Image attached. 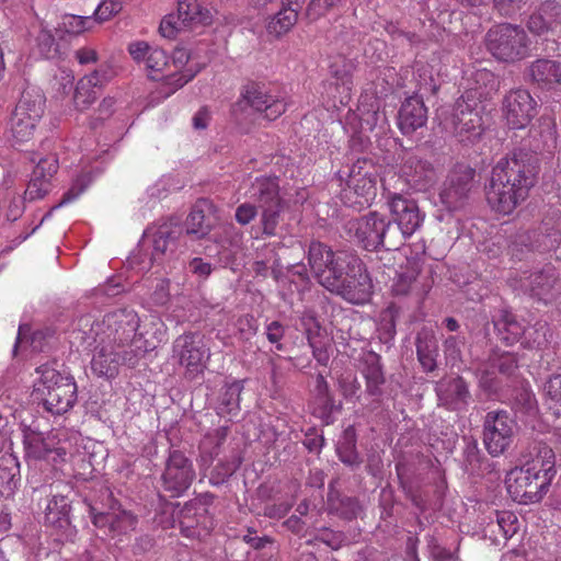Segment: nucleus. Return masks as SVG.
<instances>
[{
	"label": "nucleus",
	"mask_w": 561,
	"mask_h": 561,
	"mask_svg": "<svg viewBox=\"0 0 561 561\" xmlns=\"http://www.w3.org/2000/svg\"><path fill=\"white\" fill-rule=\"evenodd\" d=\"M298 14L296 10L283 8L268 21L266 31L270 35L280 37L288 33L297 23Z\"/></svg>",
	"instance_id": "nucleus-42"
},
{
	"label": "nucleus",
	"mask_w": 561,
	"mask_h": 561,
	"mask_svg": "<svg viewBox=\"0 0 561 561\" xmlns=\"http://www.w3.org/2000/svg\"><path fill=\"white\" fill-rule=\"evenodd\" d=\"M205 207L210 208L206 201H199L195 204L186 219V233L203 238L211 229V220L205 214Z\"/></svg>",
	"instance_id": "nucleus-40"
},
{
	"label": "nucleus",
	"mask_w": 561,
	"mask_h": 561,
	"mask_svg": "<svg viewBox=\"0 0 561 561\" xmlns=\"http://www.w3.org/2000/svg\"><path fill=\"white\" fill-rule=\"evenodd\" d=\"M471 85L461 95L465 100L472 101L481 105L495 94L500 88L497 77L490 70L477 69L471 76Z\"/></svg>",
	"instance_id": "nucleus-30"
},
{
	"label": "nucleus",
	"mask_w": 561,
	"mask_h": 561,
	"mask_svg": "<svg viewBox=\"0 0 561 561\" xmlns=\"http://www.w3.org/2000/svg\"><path fill=\"white\" fill-rule=\"evenodd\" d=\"M311 405L313 414L327 423H329L332 413L341 408L340 404H335L330 386L322 374H318L316 377L314 387L311 391Z\"/></svg>",
	"instance_id": "nucleus-32"
},
{
	"label": "nucleus",
	"mask_w": 561,
	"mask_h": 561,
	"mask_svg": "<svg viewBox=\"0 0 561 561\" xmlns=\"http://www.w3.org/2000/svg\"><path fill=\"white\" fill-rule=\"evenodd\" d=\"M537 160L527 152L515 151L501 158L492 168L485 198L493 211L511 215L537 183Z\"/></svg>",
	"instance_id": "nucleus-1"
},
{
	"label": "nucleus",
	"mask_w": 561,
	"mask_h": 561,
	"mask_svg": "<svg viewBox=\"0 0 561 561\" xmlns=\"http://www.w3.org/2000/svg\"><path fill=\"white\" fill-rule=\"evenodd\" d=\"M178 20L186 28L207 25L211 22V13L197 0H179Z\"/></svg>",
	"instance_id": "nucleus-33"
},
{
	"label": "nucleus",
	"mask_w": 561,
	"mask_h": 561,
	"mask_svg": "<svg viewBox=\"0 0 561 561\" xmlns=\"http://www.w3.org/2000/svg\"><path fill=\"white\" fill-rule=\"evenodd\" d=\"M92 522L99 528L107 527L110 534L114 537L134 531L138 524V517L121 506H113L105 513L93 515Z\"/></svg>",
	"instance_id": "nucleus-27"
},
{
	"label": "nucleus",
	"mask_w": 561,
	"mask_h": 561,
	"mask_svg": "<svg viewBox=\"0 0 561 561\" xmlns=\"http://www.w3.org/2000/svg\"><path fill=\"white\" fill-rule=\"evenodd\" d=\"M94 24L93 18L80 16L75 14H66L62 16L61 27L71 35H80L92 28Z\"/></svg>",
	"instance_id": "nucleus-50"
},
{
	"label": "nucleus",
	"mask_w": 561,
	"mask_h": 561,
	"mask_svg": "<svg viewBox=\"0 0 561 561\" xmlns=\"http://www.w3.org/2000/svg\"><path fill=\"white\" fill-rule=\"evenodd\" d=\"M476 170L465 163H456L439 191V202L449 211L463 208L473 186Z\"/></svg>",
	"instance_id": "nucleus-16"
},
{
	"label": "nucleus",
	"mask_w": 561,
	"mask_h": 561,
	"mask_svg": "<svg viewBox=\"0 0 561 561\" xmlns=\"http://www.w3.org/2000/svg\"><path fill=\"white\" fill-rule=\"evenodd\" d=\"M316 539L336 550L342 546L343 535L342 533L334 531L329 528H323L319 531Z\"/></svg>",
	"instance_id": "nucleus-63"
},
{
	"label": "nucleus",
	"mask_w": 561,
	"mask_h": 561,
	"mask_svg": "<svg viewBox=\"0 0 561 561\" xmlns=\"http://www.w3.org/2000/svg\"><path fill=\"white\" fill-rule=\"evenodd\" d=\"M390 228L391 221L376 211L348 220L345 226L348 237L367 251L397 248V243L388 239Z\"/></svg>",
	"instance_id": "nucleus-11"
},
{
	"label": "nucleus",
	"mask_w": 561,
	"mask_h": 561,
	"mask_svg": "<svg viewBox=\"0 0 561 561\" xmlns=\"http://www.w3.org/2000/svg\"><path fill=\"white\" fill-rule=\"evenodd\" d=\"M82 339L87 347H93L91 369L99 377L114 379L119 374L122 365L134 367L140 357L141 346L118 350L114 345L93 341L88 335Z\"/></svg>",
	"instance_id": "nucleus-10"
},
{
	"label": "nucleus",
	"mask_w": 561,
	"mask_h": 561,
	"mask_svg": "<svg viewBox=\"0 0 561 561\" xmlns=\"http://www.w3.org/2000/svg\"><path fill=\"white\" fill-rule=\"evenodd\" d=\"M58 159L54 156H48L38 161L33 170V173L43 176L45 180L51 182L53 176L58 171Z\"/></svg>",
	"instance_id": "nucleus-57"
},
{
	"label": "nucleus",
	"mask_w": 561,
	"mask_h": 561,
	"mask_svg": "<svg viewBox=\"0 0 561 561\" xmlns=\"http://www.w3.org/2000/svg\"><path fill=\"white\" fill-rule=\"evenodd\" d=\"M550 478L539 474L525 467H515L505 479L506 490L513 501L519 504L539 502L547 493Z\"/></svg>",
	"instance_id": "nucleus-13"
},
{
	"label": "nucleus",
	"mask_w": 561,
	"mask_h": 561,
	"mask_svg": "<svg viewBox=\"0 0 561 561\" xmlns=\"http://www.w3.org/2000/svg\"><path fill=\"white\" fill-rule=\"evenodd\" d=\"M527 28L537 36L561 37V4L554 0L545 1L538 12L527 21Z\"/></svg>",
	"instance_id": "nucleus-23"
},
{
	"label": "nucleus",
	"mask_w": 561,
	"mask_h": 561,
	"mask_svg": "<svg viewBox=\"0 0 561 561\" xmlns=\"http://www.w3.org/2000/svg\"><path fill=\"white\" fill-rule=\"evenodd\" d=\"M503 114L511 128H525L537 115V102L526 89L511 90L503 100Z\"/></svg>",
	"instance_id": "nucleus-20"
},
{
	"label": "nucleus",
	"mask_w": 561,
	"mask_h": 561,
	"mask_svg": "<svg viewBox=\"0 0 561 561\" xmlns=\"http://www.w3.org/2000/svg\"><path fill=\"white\" fill-rule=\"evenodd\" d=\"M436 394L440 405L450 411L465 410L471 399L467 381L460 377H448L436 385Z\"/></svg>",
	"instance_id": "nucleus-24"
},
{
	"label": "nucleus",
	"mask_w": 561,
	"mask_h": 561,
	"mask_svg": "<svg viewBox=\"0 0 561 561\" xmlns=\"http://www.w3.org/2000/svg\"><path fill=\"white\" fill-rule=\"evenodd\" d=\"M341 2L342 0H310L306 9V15L311 22L318 21L331 10L337 8Z\"/></svg>",
	"instance_id": "nucleus-53"
},
{
	"label": "nucleus",
	"mask_w": 561,
	"mask_h": 561,
	"mask_svg": "<svg viewBox=\"0 0 561 561\" xmlns=\"http://www.w3.org/2000/svg\"><path fill=\"white\" fill-rule=\"evenodd\" d=\"M485 41L490 53L506 62L524 59L530 51V39L526 31L511 23H502L489 30Z\"/></svg>",
	"instance_id": "nucleus-8"
},
{
	"label": "nucleus",
	"mask_w": 561,
	"mask_h": 561,
	"mask_svg": "<svg viewBox=\"0 0 561 561\" xmlns=\"http://www.w3.org/2000/svg\"><path fill=\"white\" fill-rule=\"evenodd\" d=\"M284 204L261 207V227L262 233L267 237H273L276 234V229L280 221V213L283 211Z\"/></svg>",
	"instance_id": "nucleus-48"
},
{
	"label": "nucleus",
	"mask_w": 561,
	"mask_h": 561,
	"mask_svg": "<svg viewBox=\"0 0 561 561\" xmlns=\"http://www.w3.org/2000/svg\"><path fill=\"white\" fill-rule=\"evenodd\" d=\"M489 366L492 370L485 369L481 374V383L491 387V375L497 370L500 374L511 376L518 367L517 357L513 353L495 354L490 357Z\"/></svg>",
	"instance_id": "nucleus-41"
},
{
	"label": "nucleus",
	"mask_w": 561,
	"mask_h": 561,
	"mask_svg": "<svg viewBox=\"0 0 561 561\" xmlns=\"http://www.w3.org/2000/svg\"><path fill=\"white\" fill-rule=\"evenodd\" d=\"M366 380V392L371 397L381 396V386L385 383V375L380 364V356L376 353H369L365 358V368L363 370Z\"/></svg>",
	"instance_id": "nucleus-38"
},
{
	"label": "nucleus",
	"mask_w": 561,
	"mask_h": 561,
	"mask_svg": "<svg viewBox=\"0 0 561 561\" xmlns=\"http://www.w3.org/2000/svg\"><path fill=\"white\" fill-rule=\"evenodd\" d=\"M352 253L346 251L334 252L329 245L320 241H312L308 249L307 260L310 271L320 285L328 290L342 273L341 261L348 259Z\"/></svg>",
	"instance_id": "nucleus-17"
},
{
	"label": "nucleus",
	"mask_w": 561,
	"mask_h": 561,
	"mask_svg": "<svg viewBox=\"0 0 561 561\" xmlns=\"http://www.w3.org/2000/svg\"><path fill=\"white\" fill-rule=\"evenodd\" d=\"M548 331L547 323L537 322L534 327L526 329L522 344L527 348H541L548 343Z\"/></svg>",
	"instance_id": "nucleus-49"
},
{
	"label": "nucleus",
	"mask_w": 561,
	"mask_h": 561,
	"mask_svg": "<svg viewBox=\"0 0 561 561\" xmlns=\"http://www.w3.org/2000/svg\"><path fill=\"white\" fill-rule=\"evenodd\" d=\"M139 317L133 310L121 309L107 313L102 320L95 321L85 335L93 341L114 345L115 348L124 350L136 347Z\"/></svg>",
	"instance_id": "nucleus-4"
},
{
	"label": "nucleus",
	"mask_w": 561,
	"mask_h": 561,
	"mask_svg": "<svg viewBox=\"0 0 561 561\" xmlns=\"http://www.w3.org/2000/svg\"><path fill=\"white\" fill-rule=\"evenodd\" d=\"M432 288L430 277L423 276L417 262H408L396 273L391 284V294L398 298H412L421 304Z\"/></svg>",
	"instance_id": "nucleus-19"
},
{
	"label": "nucleus",
	"mask_w": 561,
	"mask_h": 561,
	"mask_svg": "<svg viewBox=\"0 0 561 561\" xmlns=\"http://www.w3.org/2000/svg\"><path fill=\"white\" fill-rule=\"evenodd\" d=\"M340 197L344 205L362 209L371 205L377 196L378 170L373 160L357 159L347 170L340 171Z\"/></svg>",
	"instance_id": "nucleus-2"
},
{
	"label": "nucleus",
	"mask_w": 561,
	"mask_h": 561,
	"mask_svg": "<svg viewBox=\"0 0 561 561\" xmlns=\"http://www.w3.org/2000/svg\"><path fill=\"white\" fill-rule=\"evenodd\" d=\"M402 179L398 175L407 185L413 183L414 185L425 184L433 180L434 170L430 162L419 159L414 154H408L401 165Z\"/></svg>",
	"instance_id": "nucleus-34"
},
{
	"label": "nucleus",
	"mask_w": 561,
	"mask_h": 561,
	"mask_svg": "<svg viewBox=\"0 0 561 561\" xmlns=\"http://www.w3.org/2000/svg\"><path fill=\"white\" fill-rule=\"evenodd\" d=\"M546 404L554 416L561 415V374L552 375L545 385Z\"/></svg>",
	"instance_id": "nucleus-46"
},
{
	"label": "nucleus",
	"mask_w": 561,
	"mask_h": 561,
	"mask_svg": "<svg viewBox=\"0 0 561 561\" xmlns=\"http://www.w3.org/2000/svg\"><path fill=\"white\" fill-rule=\"evenodd\" d=\"M50 187L51 182L45 180L43 176L32 173L24 197L28 201L41 199L50 191Z\"/></svg>",
	"instance_id": "nucleus-54"
},
{
	"label": "nucleus",
	"mask_w": 561,
	"mask_h": 561,
	"mask_svg": "<svg viewBox=\"0 0 561 561\" xmlns=\"http://www.w3.org/2000/svg\"><path fill=\"white\" fill-rule=\"evenodd\" d=\"M180 233V228L171 225H162L156 230L153 233V262L162 264L168 251L173 252Z\"/></svg>",
	"instance_id": "nucleus-35"
},
{
	"label": "nucleus",
	"mask_w": 561,
	"mask_h": 561,
	"mask_svg": "<svg viewBox=\"0 0 561 561\" xmlns=\"http://www.w3.org/2000/svg\"><path fill=\"white\" fill-rule=\"evenodd\" d=\"M343 266L329 291L341 296L354 305H363L369 300L373 283L363 261L355 254L340 263Z\"/></svg>",
	"instance_id": "nucleus-6"
},
{
	"label": "nucleus",
	"mask_w": 561,
	"mask_h": 561,
	"mask_svg": "<svg viewBox=\"0 0 561 561\" xmlns=\"http://www.w3.org/2000/svg\"><path fill=\"white\" fill-rule=\"evenodd\" d=\"M243 99L248 105L271 122L280 117L287 110V101L283 94L273 93L257 85L248 87Z\"/></svg>",
	"instance_id": "nucleus-22"
},
{
	"label": "nucleus",
	"mask_w": 561,
	"mask_h": 561,
	"mask_svg": "<svg viewBox=\"0 0 561 561\" xmlns=\"http://www.w3.org/2000/svg\"><path fill=\"white\" fill-rule=\"evenodd\" d=\"M496 526L503 535L504 539L512 538L519 528L517 516L511 511H496Z\"/></svg>",
	"instance_id": "nucleus-52"
},
{
	"label": "nucleus",
	"mask_w": 561,
	"mask_h": 561,
	"mask_svg": "<svg viewBox=\"0 0 561 561\" xmlns=\"http://www.w3.org/2000/svg\"><path fill=\"white\" fill-rule=\"evenodd\" d=\"M339 459L347 466H357L360 463L355 444H347L337 448Z\"/></svg>",
	"instance_id": "nucleus-64"
},
{
	"label": "nucleus",
	"mask_w": 561,
	"mask_h": 561,
	"mask_svg": "<svg viewBox=\"0 0 561 561\" xmlns=\"http://www.w3.org/2000/svg\"><path fill=\"white\" fill-rule=\"evenodd\" d=\"M95 88L91 84L90 80H83L82 78L77 82L73 104L78 111H84L89 108L96 100Z\"/></svg>",
	"instance_id": "nucleus-47"
},
{
	"label": "nucleus",
	"mask_w": 561,
	"mask_h": 561,
	"mask_svg": "<svg viewBox=\"0 0 561 561\" xmlns=\"http://www.w3.org/2000/svg\"><path fill=\"white\" fill-rule=\"evenodd\" d=\"M184 28L181 22L178 20V14H169L164 16L160 23L159 32L164 38L173 39L178 33Z\"/></svg>",
	"instance_id": "nucleus-59"
},
{
	"label": "nucleus",
	"mask_w": 561,
	"mask_h": 561,
	"mask_svg": "<svg viewBox=\"0 0 561 561\" xmlns=\"http://www.w3.org/2000/svg\"><path fill=\"white\" fill-rule=\"evenodd\" d=\"M206 508L196 500L184 504L178 514L181 534L186 538H194L198 535L196 531L204 517Z\"/></svg>",
	"instance_id": "nucleus-36"
},
{
	"label": "nucleus",
	"mask_w": 561,
	"mask_h": 561,
	"mask_svg": "<svg viewBox=\"0 0 561 561\" xmlns=\"http://www.w3.org/2000/svg\"><path fill=\"white\" fill-rule=\"evenodd\" d=\"M417 359L425 371L432 373L436 369L438 346L435 335L428 331H422L416 336Z\"/></svg>",
	"instance_id": "nucleus-37"
},
{
	"label": "nucleus",
	"mask_w": 561,
	"mask_h": 561,
	"mask_svg": "<svg viewBox=\"0 0 561 561\" xmlns=\"http://www.w3.org/2000/svg\"><path fill=\"white\" fill-rule=\"evenodd\" d=\"M195 478L193 461L182 450H170L160 477L162 489L171 497H180L191 488Z\"/></svg>",
	"instance_id": "nucleus-14"
},
{
	"label": "nucleus",
	"mask_w": 561,
	"mask_h": 561,
	"mask_svg": "<svg viewBox=\"0 0 561 561\" xmlns=\"http://www.w3.org/2000/svg\"><path fill=\"white\" fill-rule=\"evenodd\" d=\"M238 332L244 340H250L259 331L257 319L253 314L241 316L236 323Z\"/></svg>",
	"instance_id": "nucleus-58"
},
{
	"label": "nucleus",
	"mask_w": 561,
	"mask_h": 561,
	"mask_svg": "<svg viewBox=\"0 0 561 561\" xmlns=\"http://www.w3.org/2000/svg\"><path fill=\"white\" fill-rule=\"evenodd\" d=\"M69 512V500L64 495H53L46 506V522L53 525L59 524L61 526L62 523H68Z\"/></svg>",
	"instance_id": "nucleus-44"
},
{
	"label": "nucleus",
	"mask_w": 561,
	"mask_h": 561,
	"mask_svg": "<svg viewBox=\"0 0 561 561\" xmlns=\"http://www.w3.org/2000/svg\"><path fill=\"white\" fill-rule=\"evenodd\" d=\"M172 357L184 368L186 378L202 377L210 358L205 335L193 331L179 335L172 345Z\"/></svg>",
	"instance_id": "nucleus-9"
},
{
	"label": "nucleus",
	"mask_w": 561,
	"mask_h": 561,
	"mask_svg": "<svg viewBox=\"0 0 561 561\" xmlns=\"http://www.w3.org/2000/svg\"><path fill=\"white\" fill-rule=\"evenodd\" d=\"M525 0H493L494 9L503 16H512L524 5Z\"/></svg>",
	"instance_id": "nucleus-62"
},
{
	"label": "nucleus",
	"mask_w": 561,
	"mask_h": 561,
	"mask_svg": "<svg viewBox=\"0 0 561 561\" xmlns=\"http://www.w3.org/2000/svg\"><path fill=\"white\" fill-rule=\"evenodd\" d=\"M483 106L463 98H459L450 116V128L457 140L463 145H472L483 134Z\"/></svg>",
	"instance_id": "nucleus-15"
},
{
	"label": "nucleus",
	"mask_w": 561,
	"mask_h": 561,
	"mask_svg": "<svg viewBox=\"0 0 561 561\" xmlns=\"http://www.w3.org/2000/svg\"><path fill=\"white\" fill-rule=\"evenodd\" d=\"M193 56L192 51L184 46H179L173 50L172 61L176 68L183 70L165 77V85L170 87L168 95L193 80L205 66V62H194Z\"/></svg>",
	"instance_id": "nucleus-25"
},
{
	"label": "nucleus",
	"mask_w": 561,
	"mask_h": 561,
	"mask_svg": "<svg viewBox=\"0 0 561 561\" xmlns=\"http://www.w3.org/2000/svg\"><path fill=\"white\" fill-rule=\"evenodd\" d=\"M46 99L43 93L35 90H24L13 110L9 131L15 144L30 141L45 112Z\"/></svg>",
	"instance_id": "nucleus-7"
},
{
	"label": "nucleus",
	"mask_w": 561,
	"mask_h": 561,
	"mask_svg": "<svg viewBox=\"0 0 561 561\" xmlns=\"http://www.w3.org/2000/svg\"><path fill=\"white\" fill-rule=\"evenodd\" d=\"M243 390V382L234 380L227 383L218 400L217 413L221 416H237L240 412V394Z\"/></svg>",
	"instance_id": "nucleus-39"
},
{
	"label": "nucleus",
	"mask_w": 561,
	"mask_h": 561,
	"mask_svg": "<svg viewBox=\"0 0 561 561\" xmlns=\"http://www.w3.org/2000/svg\"><path fill=\"white\" fill-rule=\"evenodd\" d=\"M427 122V108L422 99L410 96L402 103L398 114V126L403 135H410Z\"/></svg>",
	"instance_id": "nucleus-28"
},
{
	"label": "nucleus",
	"mask_w": 561,
	"mask_h": 561,
	"mask_svg": "<svg viewBox=\"0 0 561 561\" xmlns=\"http://www.w3.org/2000/svg\"><path fill=\"white\" fill-rule=\"evenodd\" d=\"M523 467L539 474H546L550 481L556 474V456L553 449L542 442L534 443L527 455H524Z\"/></svg>",
	"instance_id": "nucleus-29"
},
{
	"label": "nucleus",
	"mask_w": 561,
	"mask_h": 561,
	"mask_svg": "<svg viewBox=\"0 0 561 561\" xmlns=\"http://www.w3.org/2000/svg\"><path fill=\"white\" fill-rule=\"evenodd\" d=\"M242 458L239 455H234L231 459L226 461H219L213 469L210 481L214 484L222 483L227 478L232 476L240 467Z\"/></svg>",
	"instance_id": "nucleus-51"
},
{
	"label": "nucleus",
	"mask_w": 561,
	"mask_h": 561,
	"mask_svg": "<svg viewBox=\"0 0 561 561\" xmlns=\"http://www.w3.org/2000/svg\"><path fill=\"white\" fill-rule=\"evenodd\" d=\"M123 2L119 0H103L94 10V22L103 23L110 21L113 16L121 13Z\"/></svg>",
	"instance_id": "nucleus-55"
},
{
	"label": "nucleus",
	"mask_w": 561,
	"mask_h": 561,
	"mask_svg": "<svg viewBox=\"0 0 561 561\" xmlns=\"http://www.w3.org/2000/svg\"><path fill=\"white\" fill-rule=\"evenodd\" d=\"M500 339L506 345H513L524 337L526 329L512 314H505L497 323Z\"/></svg>",
	"instance_id": "nucleus-43"
},
{
	"label": "nucleus",
	"mask_w": 561,
	"mask_h": 561,
	"mask_svg": "<svg viewBox=\"0 0 561 561\" xmlns=\"http://www.w3.org/2000/svg\"><path fill=\"white\" fill-rule=\"evenodd\" d=\"M530 81L546 91H561V61L539 58L528 67Z\"/></svg>",
	"instance_id": "nucleus-26"
},
{
	"label": "nucleus",
	"mask_w": 561,
	"mask_h": 561,
	"mask_svg": "<svg viewBox=\"0 0 561 561\" xmlns=\"http://www.w3.org/2000/svg\"><path fill=\"white\" fill-rule=\"evenodd\" d=\"M381 186L393 221L398 225L403 238L411 237L424 220L416 202L401 194L405 184L396 173L382 179Z\"/></svg>",
	"instance_id": "nucleus-5"
},
{
	"label": "nucleus",
	"mask_w": 561,
	"mask_h": 561,
	"mask_svg": "<svg viewBox=\"0 0 561 561\" xmlns=\"http://www.w3.org/2000/svg\"><path fill=\"white\" fill-rule=\"evenodd\" d=\"M335 81L330 83V88L334 85L335 90L340 93V103L346 104L351 96L352 90V76L347 70H343L341 73L334 71Z\"/></svg>",
	"instance_id": "nucleus-56"
},
{
	"label": "nucleus",
	"mask_w": 561,
	"mask_h": 561,
	"mask_svg": "<svg viewBox=\"0 0 561 561\" xmlns=\"http://www.w3.org/2000/svg\"><path fill=\"white\" fill-rule=\"evenodd\" d=\"M36 371L39 378L35 383V392L42 398L45 409L57 415L68 412L77 401L75 379L62 376L47 364L41 365Z\"/></svg>",
	"instance_id": "nucleus-3"
},
{
	"label": "nucleus",
	"mask_w": 561,
	"mask_h": 561,
	"mask_svg": "<svg viewBox=\"0 0 561 561\" xmlns=\"http://www.w3.org/2000/svg\"><path fill=\"white\" fill-rule=\"evenodd\" d=\"M515 422L507 411L496 410L485 414L483 444L492 457L502 455L513 442Z\"/></svg>",
	"instance_id": "nucleus-18"
},
{
	"label": "nucleus",
	"mask_w": 561,
	"mask_h": 561,
	"mask_svg": "<svg viewBox=\"0 0 561 561\" xmlns=\"http://www.w3.org/2000/svg\"><path fill=\"white\" fill-rule=\"evenodd\" d=\"M257 209L260 208L256 205L244 202L236 208L234 218L239 225L245 226L256 217Z\"/></svg>",
	"instance_id": "nucleus-60"
},
{
	"label": "nucleus",
	"mask_w": 561,
	"mask_h": 561,
	"mask_svg": "<svg viewBox=\"0 0 561 561\" xmlns=\"http://www.w3.org/2000/svg\"><path fill=\"white\" fill-rule=\"evenodd\" d=\"M73 446L64 432L50 433L47 437H32L26 442V456L34 461L36 467L43 468L44 462L51 463L54 469L66 463L72 454Z\"/></svg>",
	"instance_id": "nucleus-12"
},
{
	"label": "nucleus",
	"mask_w": 561,
	"mask_h": 561,
	"mask_svg": "<svg viewBox=\"0 0 561 561\" xmlns=\"http://www.w3.org/2000/svg\"><path fill=\"white\" fill-rule=\"evenodd\" d=\"M247 196L256 203L259 208L284 204L276 176L255 178L247 191Z\"/></svg>",
	"instance_id": "nucleus-31"
},
{
	"label": "nucleus",
	"mask_w": 561,
	"mask_h": 561,
	"mask_svg": "<svg viewBox=\"0 0 561 561\" xmlns=\"http://www.w3.org/2000/svg\"><path fill=\"white\" fill-rule=\"evenodd\" d=\"M286 329L279 321H272L266 324V339L272 344L276 345L277 351H283L284 345L280 343L283 337L285 336Z\"/></svg>",
	"instance_id": "nucleus-61"
},
{
	"label": "nucleus",
	"mask_w": 561,
	"mask_h": 561,
	"mask_svg": "<svg viewBox=\"0 0 561 561\" xmlns=\"http://www.w3.org/2000/svg\"><path fill=\"white\" fill-rule=\"evenodd\" d=\"M228 434V426H219L213 432L207 433L199 445L202 453L207 454L210 460L218 457L220 454L221 445L226 442Z\"/></svg>",
	"instance_id": "nucleus-45"
},
{
	"label": "nucleus",
	"mask_w": 561,
	"mask_h": 561,
	"mask_svg": "<svg viewBox=\"0 0 561 561\" xmlns=\"http://www.w3.org/2000/svg\"><path fill=\"white\" fill-rule=\"evenodd\" d=\"M127 51L136 64L144 65L150 79L160 80L164 78L162 73L169 65V56L165 50L157 45L138 39L128 44Z\"/></svg>",
	"instance_id": "nucleus-21"
}]
</instances>
